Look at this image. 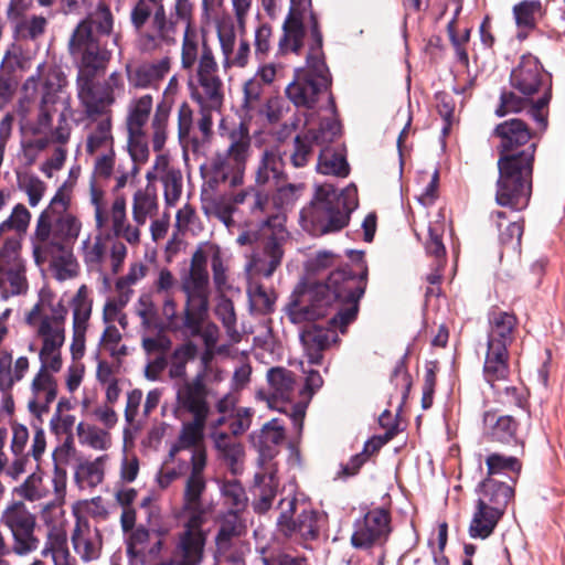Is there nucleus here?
Returning a JSON list of instances; mask_svg holds the SVG:
<instances>
[{"label": "nucleus", "mask_w": 565, "mask_h": 565, "mask_svg": "<svg viewBox=\"0 0 565 565\" xmlns=\"http://www.w3.org/2000/svg\"><path fill=\"white\" fill-rule=\"evenodd\" d=\"M0 523L12 535V553L19 557L28 556L40 546L35 535L36 518L22 501L9 502L0 514Z\"/></svg>", "instance_id": "obj_13"}, {"label": "nucleus", "mask_w": 565, "mask_h": 565, "mask_svg": "<svg viewBox=\"0 0 565 565\" xmlns=\"http://www.w3.org/2000/svg\"><path fill=\"white\" fill-rule=\"evenodd\" d=\"M68 52L77 66L76 78L96 77L106 70L111 58V52L102 45L97 36L90 35L84 25L73 31Z\"/></svg>", "instance_id": "obj_12"}, {"label": "nucleus", "mask_w": 565, "mask_h": 565, "mask_svg": "<svg viewBox=\"0 0 565 565\" xmlns=\"http://www.w3.org/2000/svg\"><path fill=\"white\" fill-rule=\"evenodd\" d=\"M317 170L326 175L347 177L349 174V164L343 154L333 152L328 147H324L320 151Z\"/></svg>", "instance_id": "obj_58"}, {"label": "nucleus", "mask_w": 565, "mask_h": 565, "mask_svg": "<svg viewBox=\"0 0 565 565\" xmlns=\"http://www.w3.org/2000/svg\"><path fill=\"white\" fill-rule=\"evenodd\" d=\"M509 352L507 349L487 347L483 364L484 377L489 383L503 381L509 374Z\"/></svg>", "instance_id": "obj_53"}, {"label": "nucleus", "mask_w": 565, "mask_h": 565, "mask_svg": "<svg viewBox=\"0 0 565 565\" xmlns=\"http://www.w3.org/2000/svg\"><path fill=\"white\" fill-rule=\"evenodd\" d=\"M41 556L51 557L54 565H76L67 548L65 532L56 526L49 530Z\"/></svg>", "instance_id": "obj_46"}, {"label": "nucleus", "mask_w": 565, "mask_h": 565, "mask_svg": "<svg viewBox=\"0 0 565 565\" xmlns=\"http://www.w3.org/2000/svg\"><path fill=\"white\" fill-rule=\"evenodd\" d=\"M310 0H291L289 13L282 24V36L279 40V51L282 54L288 52L299 53L303 45L305 26L303 22L307 15L310 17L311 26L316 22V17L308 11L310 8ZM319 30V28L317 26Z\"/></svg>", "instance_id": "obj_22"}, {"label": "nucleus", "mask_w": 565, "mask_h": 565, "mask_svg": "<svg viewBox=\"0 0 565 565\" xmlns=\"http://www.w3.org/2000/svg\"><path fill=\"white\" fill-rule=\"evenodd\" d=\"M179 35L177 21L170 19L166 10L153 12L149 28L139 38L142 52L152 53L175 44Z\"/></svg>", "instance_id": "obj_26"}, {"label": "nucleus", "mask_w": 565, "mask_h": 565, "mask_svg": "<svg viewBox=\"0 0 565 565\" xmlns=\"http://www.w3.org/2000/svg\"><path fill=\"white\" fill-rule=\"evenodd\" d=\"M390 514L384 509L369 511L363 520L356 522L351 543L356 548H370L383 544L391 533Z\"/></svg>", "instance_id": "obj_23"}, {"label": "nucleus", "mask_w": 565, "mask_h": 565, "mask_svg": "<svg viewBox=\"0 0 565 565\" xmlns=\"http://www.w3.org/2000/svg\"><path fill=\"white\" fill-rule=\"evenodd\" d=\"M340 135V124L334 119H327L320 124L318 130L309 129L297 135L294 139V151L290 161L295 168L308 164L312 156V146H327Z\"/></svg>", "instance_id": "obj_21"}, {"label": "nucleus", "mask_w": 565, "mask_h": 565, "mask_svg": "<svg viewBox=\"0 0 565 565\" xmlns=\"http://www.w3.org/2000/svg\"><path fill=\"white\" fill-rule=\"evenodd\" d=\"M107 221L115 237L125 241L130 246H139L141 243V230L136 223L128 220L127 202L124 195H117L110 206Z\"/></svg>", "instance_id": "obj_33"}, {"label": "nucleus", "mask_w": 565, "mask_h": 565, "mask_svg": "<svg viewBox=\"0 0 565 565\" xmlns=\"http://www.w3.org/2000/svg\"><path fill=\"white\" fill-rule=\"evenodd\" d=\"M279 530L289 537L309 542L319 537L322 516L311 509H303L297 520H292L297 510V498L287 497L279 501Z\"/></svg>", "instance_id": "obj_17"}, {"label": "nucleus", "mask_w": 565, "mask_h": 565, "mask_svg": "<svg viewBox=\"0 0 565 565\" xmlns=\"http://www.w3.org/2000/svg\"><path fill=\"white\" fill-rule=\"evenodd\" d=\"M66 85V77L57 68H51L44 82V92L41 102L39 125L47 127L52 121L53 106L60 100L64 102L61 94Z\"/></svg>", "instance_id": "obj_37"}, {"label": "nucleus", "mask_w": 565, "mask_h": 565, "mask_svg": "<svg viewBox=\"0 0 565 565\" xmlns=\"http://www.w3.org/2000/svg\"><path fill=\"white\" fill-rule=\"evenodd\" d=\"M95 78H76L77 96L88 117L96 115L103 117L110 114L109 107L115 103L116 97L111 96L100 83H96Z\"/></svg>", "instance_id": "obj_30"}, {"label": "nucleus", "mask_w": 565, "mask_h": 565, "mask_svg": "<svg viewBox=\"0 0 565 565\" xmlns=\"http://www.w3.org/2000/svg\"><path fill=\"white\" fill-rule=\"evenodd\" d=\"M494 135L501 140L495 201L501 206L522 210L527 205L532 192L531 178L536 146L532 143L515 154L508 152L526 145L533 137L532 131L524 121L512 118L499 124L494 128Z\"/></svg>", "instance_id": "obj_3"}, {"label": "nucleus", "mask_w": 565, "mask_h": 565, "mask_svg": "<svg viewBox=\"0 0 565 565\" xmlns=\"http://www.w3.org/2000/svg\"><path fill=\"white\" fill-rule=\"evenodd\" d=\"M230 145L224 152L231 157L236 164H242L246 169L248 159L252 156V139L248 128L241 124L228 134Z\"/></svg>", "instance_id": "obj_50"}, {"label": "nucleus", "mask_w": 565, "mask_h": 565, "mask_svg": "<svg viewBox=\"0 0 565 565\" xmlns=\"http://www.w3.org/2000/svg\"><path fill=\"white\" fill-rule=\"evenodd\" d=\"M74 552L84 563L97 559L103 548V537L99 530L89 521L76 514V522L71 533Z\"/></svg>", "instance_id": "obj_29"}, {"label": "nucleus", "mask_w": 565, "mask_h": 565, "mask_svg": "<svg viewBox=\"0 0 565 565\" xmlns=\"http://www.w3.org/2000/svg\"><path fill=\"white\" fill-rule=\"evenodd\" d=\"M268 392L258 391L257 399L265 402L271 409L285 413L297 433L302 429V423L306 413V405L302 403H292L297 381L295 374L285 367H271L267 372Z\"/></svg>", "instance_id": "obj_10"}, {"label": "nucleus", "mask_w": 565, "mask_h": 565, "mask_svg": "<svg viewBox=\"0 0 565 565\" xmlns=\"http://www.w3.org/2000/svg\"><path fill=\"white\" fill-rule=\"evenodd\" d=\"M212 180L215 183L228 182L231 188L243 184L245 168L236 164L225 153H217L211 161Z\"/></svg>", "instance_id": "obj_47"}, {"label": "nucleus", "mask_w": 565, "mask_h": 565, "mask_svg": "<svg viewBox=\"0 0 565 565\" xmlns=\"http://www.w3.org/2000/svg\"><path fill=\"white\" fill-rule=\"evenodd\" d=\"M76 435L82 446L96 451H107L113 446V438L109 431L88 423H78L76 425Z\"/></svg>", "instance_id": "obj_51"}, {"label": "nucleus", "mask_w": 565, "mask_h": 565, "mask_svg": "<svg viewBox=\"0 0 565 565\" xmlns=\"http://www.w3.org/2000/svg\"><path fill=\"white\" fill-rule=\"evenodd\" d=\"M513 494L514 491L512 487L492 478H487L479 486V498L477 501L483 502L488 507L495 508L503 514Z\"/></svg>", "instance_id": "obj_44"}, {"label": "nucleus", "mask_w": 565, "mask_h": 565, "mask_svg": "<svg viewBox=\"0 0 565 565\" xmlns=\"http://www.w3.org/2000/svg\"><path fill=\"white\" fill-rule=\"evenodd\" d=\"M85 26L90 35L102 36L111 35L114 29V15L107 4L99 3L96 10L82 20L76 28Z\"/></svg>", "instance_id": "obj_52"}, {"label": "nucleus", "mask_w": 565, "mask_h": 565, "mask_svg": "<svg viewBox=\"0 0 565 565\" xmlns=\"http://www.w3.org/2000/svg\"><path fill=\"white\" fill-rule=\"evenodd\" d=\"M127 151L132 164L140 167L149 160L150 150L146 131H127Z\"/></svg>", "instance_id": "obj_61"}, {"label": "nucleus", "mask_w": 565, "mask_h": 565, "mask_svg": "<svg viewBox=\"0 0 565 565\" xmlns=\"http://www.w3.org/2000/svg\"><path fill=\"white\" fill-rule=\"evenodd\" d=\"M18 188L25 193L31 207L38 206L46 193V183L38 175L29 172L17 174Z\"/></svg>", "instance_id": "obj_57"}, {"label": "nucleus", "mask_w": 565, "mask_h": 565, "mask_svg": "<svg viewBox=\"0 0 565 565\" xmlns=\"http://www.w3.org/2000/svg\"><path fill=\"white\" fill-rule=\"evenodd\" d=\"M31 366L26 355L13 358V351L9 348L0 350V391L9 393L13 386L21 382Z\"/></svg>", "instance_id": "obj_34"}, {"label": "nucleus", "mask_w": 565, "mask_h": 565, "mask_svg": "<svg viewBox=\"0 0 565 565\" xmlns=\"http://www.w3.org/2000/svg\"><path fill=\"white\" fill-rule=\"evenodd\" d=\"M312 39L315 45L307 56L306 66L296 71L294 81L286 87L288 98L297 107L308 109L315 107L319 95L330 85L329 70L321 52L322 35L316 22L312 25Z\"/></svg>", "instance_id": "obj_7"}, {"label": "nucleus", "mask_w": 565, "mask_h": 565, "mask_svg": "<svg viewBox=\"0 0 565 565\" xmlns=\"http://www.w3.org/2000/svg\"><path fill=\"white\" fill-rule=\"evenodd\" d=\"M170 58L137 65L127 64L126 74L130 87L136 89H157L170 71Z\"/></svg>", "instance_id": "obj_32"}, {"label": "nucleus", "mask_w": 565, "mask_h": 565, "mask_svg": "<svg viewBox=\"0 0 565 565\" xmlns=\"http://www.w3.org/2000/svg\"><path fill=\"white\" fill-rule=\"evenodd\" d=\"M285 179L284 160L278 149L264 150L259 160L255 182L257 185L278 184Z\"/></svg>", "instance_id": "obj_43"}, {"label": "nucleus", "mask_w": 565, "mask_h": 565, "mask_svg": "<svg viewBox=\"0 0 565 565\" xmlns=\"http://www.w3.org/2000/svg\"><path fill=\"white\" fill-rule=\"evenodd\" d=\"M546 74L542 65L534 56H523L518 66L511 73V85L521 95L533 97L543 90L550 95V87L546 86Z\"/></svg>", "instance_id": "obj_27"}, {"label": "nucleus", "mask_w": 565, "mask_h": 565, "mask_svg": "<svg viewBox=\"0 0 565 565\" xmlns=\"http://www.w3.org/2000/svg\"><path fill=\"white\" fill-rule=\"evenodd\" d=\"M211 262L213 281L218 290L227 285L228 267L220 246L205 242L192 254L189 270L181 278V290L189 296V301L209 306L210 276L207 263Z\"/></svg>", "instance_id": "obj_5"}, {"label": "nucleus", "mask_w": 565, "mask_h": 565, "mask_svg": "<svg viewBox=\"0 0 565 565\" xmlns=\"http://www.w3.org/2000/svg\"><path fill=\"white\" fill-rule=\"evenodd\" d=\"M21 247L19 238L10 237L0 248V296L4 299L24 295L29 288Z\"/></svg>", "instance_id": "obj_15"}, {"label": "nucleus", "mask_w": 565, "mask_h": 565, "mask_svg": "<svg viewBox=\"0 0 565 565\" xmlns=\"http://www.w3.org/2000/svg\"><path fill=\"white\" fill-rule=\"evenodd\" d=\"M202 493H183L184 521L175 536L170 565H200L203 561L207 533L202 529L205 513Z\"/></svg>", "instance_id": "obj_6"}, {"label": "nucleus", "mask_w": 565, "mask_h": 565, "mask_svg": "<svg viewBox=\"0 0 565 565\" xmlns=\"http://www.w3.org/2000/svg\"><path fill=\"white\" fill-rule=\"evenodd\" d=\"M158 211L159 201L154 188L148 184L135 191L131 198V218L138 230H141L148 220L156 217Z\"/></svg>", "instance_id": "obj_40"}, {"label": "nucleus", "mask_w": 565, "mask_h": 565, "mask_svg": "<svg viewBox=\"0 0 565 565\" xmlns=\"http://www.w3.org/2000/svg\"><path fill=\"white\" fill-rule=\"evenodd\" d=\"M514 315L504 311H493L489 317L487 347L507 349L514 339L516 327Z\"/></svg>", "instance_id": "obj_38"}, {"label": "nucleus", "mask_w": 565, "mask_h": 565, "mask_svg": "<svg viewBox=\"0 0 565 565\" xmlns=\"http://www.w3.org/2000/svg\"><path fill=\"white\" fill-rule=\"evenodd\" d=\"M67 308L55 301L50 289H41L38 302L25 315V322L40 342L39 360L63 362L62 348L66 338Z\"/></svg>", "instance_id": "obj_4"}, {"label": "nucleus", "mask_w": 565, "mask_h": 565, "mask_svg": "<svg viewBox=\"0 0 565 565\" xmlns=\"http://www.w3.org/2000/svg\"><path fill=\"white\" fill-rule=\"evenodd\" d=\"M207 310L209 306L206 303L201 306V303L195 302V300L190 302L189 296L185 295V302L180 316L174 296H163L159 308V315L162 321L160 330L182 332L191 337H198L199 323L202 319H205Z\"/></svg>", "instance_id": "obj_16"}, {"label": "nucleus", "mask_w": 565, "mask_h": 565, "mask_svg": "<svg viewBox=\"0 0 565 565\" xmlns=\"http://www.w3.org/2000/svg\"><path fill=\"white\" fill-rule=\"evenodd\" d=\"M134 311L140 320L141 328L145 330L161 329L162 321L152 292L140 294L134 306Z\"/></svg>", "instance_id": "obj_55"}, {"label": "nucleus", "mask_w": 565, "mask_h": 565, "mask_svg": "<svg viewBox=\"0 0 565 565\" xmlns=\"http://www.w3.org/2000/svg\"><path fill=\"white\" fill-rule=\"evenodd\" d=\"M206 419L192 418L183 420L177 441L172 445L169 457L173 459L180 451L190 450L191 473L186 479L184 492H203L206 467V449L204 446V428Z\"/></svg>", "instance_id": "obj_11"}, {"label": "nucleus", "mask_w": 565, "mask_h": 565, "mask_svg": "<svg viewBox=\"0 0 565 565\" xmlns=\"http://www.w3.org/2000/svg\"><path fill=\"white\" fill-rule=\"evenodd\" d=\"M544 10L540 0H523L513 7V15L519 28L518 38L524 40L535 29Z\"/></svg>", "instance_id": "obj_49"}, {"label": "nucleus", "mask_w": 565, "mask_h": 565, "mask_svg": "<svg viewBox=\"0 0 565 565\" xmlns=\"http://www.w3.org/2000/svg\"><path fill=\"white\" fill-rule=\"evenodd\" d=\"M198 354V347L188 340L174 349L170 358L169 374L172 379L184 377L186 364L193 361Z\"/></svg>", "instance_id": "obj_59"}, {"label": "nucleus", "mask_w": 565, "mask_h": 565, "mask_svg": "<svg viewBox=\"0 0 565 565\" xmlns=\"http://www.w3.org/2000/svg\"><path fill=\"white\" fill-rule=\"evenodd\" d=\"M210 407L206 402V390L200 377L183 382L177 390L175 416L183 420L185 415L192 418L206 419Z\"/></svg>", "instance_id": "obj_24"}, {"label": "nucleus", "mask_w": 565, "mask_h": 565, "mask_svg": "<svg viewBox=\"0 0 565 565\" xmlns=\"http://www.w3.org/2000/svg\"><path fill=\"white\" fill-rule=\"evenodd\" d=\"M15 492L26 501H40L46 499L50 494V488L44 484L40 473L30 475Z\"/></svg>", "instance_id": "obj_64"}, {"label": "nucleus", "mask_w": 565, "mask_h": 565, "mask_svg": "<svg viewBox=\"0 0 565 565\" xmlns=\"http://www.w3.org/2000/svg\"><path fill=\"white\" fill-rule=\"evenodd\" d=\"M285 216L280 212L270 214L263 221L264 246L262 250L253 252L245 264L247 280L258 277L269 278L281 265L285 254L284 243L288 237L285 227Z\"/></svg>", "instance_id": "obj_9"}, {"label": "nucleus", "mask_w": 565, "mask_h": 565, "mask_svg": "<svg viewBox=\"0 0 565 565\" xmlns=\"http://www.w3.org/2000/svg\"><path fill=\"white\" fill-rule=\"evenodd\" d=\"M265 85L258 82V77H250L243 85L242 107L248 113H264V115L274 121L277 119L275 113L269 111L271 99L265 95Z\"/></svg>", "instance_id": "obj_41"}, {"label": "nucleus", "mask_w": 565, "mask_h": 565, "mask_svg": "<svg viewBox=\"0 0 565 565\" xmlns=\"http://www.w3.org/2000/svg\"><path fill=\"white\" fill-rule=\"evenodd\" d=\"M193 3L191 0H175L170 19L184 23V31L181 45V67L185 71H192L198 62V54L202 40L193 24Z\"/></svg>", "instance_id": "obj_20"}, {"label": "nucleus", "mask_w": 565, "mask_h": 565, "mask_svg": "<svg viewBox=\"0 0 565 565\" xmlns=\"http://www.w3.org/2000/svg\"><path fill=\"white\" fill-rule=\"evenodd\" d=\"M194 66H196L199 83L194 95L196 102L201 107L220 110L224 100L223 82L218 76V64L213 50L204 38Z\"/></svg>", "instance_id": "obj_14"}, {"label": "nucleus", "mask_w": 565, "mask_h": 565, "mask_svg": "<svg viewBox=\"0 0 565 565\" xmlns=\"http://www.w3.org/2000/svg\"><path fill=\"white\" fill-rule=\"evenodd\" d=\"M300 340L307 352L309 362L318 364L321 360V352L332 342L337 341V335L331 330L312 324L302 330Z\"/></svg>", "instance_id": "obj_42"}, {"label": "nucleus", "mask_w": 565, "mask_h": 565, "mask_svg": "<svg viewBox=\"0 0 565 565\" xmlns=\"http://www.w3.org/2000/svg\"><path fill=\"white\" fill-rule=\"evenodd\" d=\"M148 266L141 262L136 260L129 264L127 273L119 277L115 282V288L117 292H128L129 297H132L134 289L132 286L140 282L148 275Z\"/></svg>", "instance_id": "obj_63"}, {"label": "nucleus", "mask_w": 565, "mask_h": 565, "mask_svg": "<svg viewBox=\"0 0 565 565\" xmlns=\"http://www.w3.org/2000/svg\"><path fill=\"white\" fill-rule=\"evenodd\" d=\"M32 214L23 203H17L10 215L0 223V236L8 232L24 235L28 232Z\"/></svg>", "instance_id": "obj_60"}, {"label": "nucleus", "mask_w": 565, "mask_h": 565, "mask_svg": "<svg viewBox=\"0 0 565 565\" xmlns=\"http://www.w3.org/2000/svg\"><path fill=\"white\" fill-rule=\"evenodd\" d=\"M39 361L40 367L30 382L26 403L29 412L36 417L47 413L50 405L55 401L57 382L54 374L63 367V362Z\"/></svg>", "instance_id": "obj_18"}, {"label": "nucleus", "mask_w": 565, "mask_h": 565, "mask_svg": "<svg viewBox=\"0 0 565 565\" xmlns=\"http://www.w3.org/2000/svg\"><path fill=\"white\" fill-rule=\"evenodd\" d=\"M276 471L277 469L275 463L267 462L264 467V472L255 475L254 493L257 499L254 500L253 505L259 513H264L269 510L274 499L276 498L278 489Z\"/></svg>", "instance_id": "obj_39"}, {"label": "nucleus", "mask_w": 565, "mask_h": 565, "mask_svg": "<svg viewBox=\"0 0 565 565\" xmlns=\"http://www.w3.org/2000/svg\"><path fill=\"white\" fill-rule=\"evenodd\" d=\"M224 503L230 508L228 512L239 513L246 508L247 497L244 488L237 480H227L221 487Z\"/></svg>", "instance_id": "obj_62"}, {"label": "nucleus", "mask_w": 565, "mask_h": 565, "mask_svg": "<svg viewBox=\"0 0 565 565\" xmlns=\"http://www.w3.org/2000/svg\"><path fill=\"white\" fill-rule=\"evenodd\" d=\"M152 109L153 98L150 94L132 98L127 106L126 130L146 131L145 127L150 119Z\"/></svg>", "instance_id": "obj_48"}, {"label": "nucleus", "mask_w": 565, "mask_h": 565, "mask_svg": "<svg viewBox=\"0 0 565 565\" xmlns=\"http://www.w3.org/2000/svg\"><path fill=\"white\" fill-rule=\"evenodd\" d=\"M110 461L108 454H103L94 459L84 458L78 461L74 471V480L79 489H94L105 480Z\"/></svg>", "instance_id": "obj_36"}, {"label": "nucleus", "mask_w": 565, "mask_h": 565, "mask_svg": "<svg viewBox=\"0 0 565 565\" xmlns=\"http://www.w3.org/2000/svg\"><path fill=\"white\" fill-rule=\"evenodd\" d=\"M115 149V138L113 135L111 114L92 121L88 126L85 151L88 156L97 153H109Z\"/></svg>", "instance_id": "obj_35"}, {"label": "nucleus", "mask_w": 565, "mask_h": 565, "mask_svg": "<svg viewBox=\"0 0 565 565\" xmlns=\"http://www.w3.org/2000/svg\"><path fill=\"white\" fill-rule=\"evenodd\" d=\"M245 532L246 526L241 520L238 513H226L221 521V526L215 539L216 550L226 551L230 544L241 541V536Z\"/></svg>", "instance_id": "obj_54"}, {"label": "nucleus", "mask_w": 565, "mask_h": 565, "mask_svg": "<svg viewBox=\"0 0 565 565\" xmlns=\"http://www.w3.org/2000/svg\"><path fill=\"white\" fill-rule=\"evenodd\" d=\"M483 422L490 427L491 438L499 443H510L515 437L516 424L511 416H499L487 413Z\"/></svg>", "instance_id": "obj_56"}, {"label": "nucleus", "mask_w": 565, "mask_h": 565, "mask_svg": "<svg viewBox=\"0 0 565 565\" xmlns=\"http://www.w3.org/2000/svg\"><path fill=\"white\" fill-rule=\"evenodd\" d=\"M72 311V343L70 347L73 360L83 358L86 348V333L93 312V299L86 285H81L70 301Z\"/></svg>", "instance_id": "obj_19"}, {"label": "nucleus", "mask_w": 565, "mask_h": 565, "mask_svg": "<svg viewBox=\"0 0 565 565\" xmlns=\"http://www.w3.org/2000/svg\"><path fill=\"white\" fill-rule=\"evenodd\" d=\"M502 515L498 509L477 501L469 525L470 536L473 539H487L492 534Z\"/></svg>", "instance_id": "obj_45"}, {"label": "nucleus", "mask_w": 565, "mask_h": 565, "mask_svg": "<svg viewBox=\"0 0 565 565\" xmlns=\"http://www.w3.org/2000/svg\"><path fill=\"white\" fill-rule=\"evenodd\" d=\"M217 40L222 53V66L224 71L231 68H245L249 64L250 45L246 39H241L236 46V34L233 23H220Z\"/></svg>", "instance_id": "obj_28"}, {"label": "nucleus", "mask_w": 565, "mask_h": 565, "mask_svg": "<svg viewBox=\"0 0 565 565\" xmlns=\"http://www.w3.org/2000/svg\"><path fill=\"white\" fill-rule=\"evenodd\" d=\"M364 288L361 276L345 268L334 270L326 282L299 287L288 305V316L294 323H302L323 318L334 308L337 313L330 323L343 333L356 318Z\"/></svg>", "instance_id": "obj_2"}, {"label": "nucleus", "mask_w": 565, "mask_h": 565, "mask_svg": "<svg viewBox=\"0 0 565 565\" xmlns=\"http://www.w3.org/2000/svg\"><path fill=\"white\" fill-rule=\"evenodd\" d=\"M355 192L354 186H349L338 195L332 184H321L316 190L312 205L303 210L301 216L320 233L339 231L347 225L349 213L355 206V202H347V198L353 196Z\"/></svg>", "instance_id": "obj_8"}, {"label": "nucleus", "mask_w": 565, "mask_h": 565, "mask_svg": "<svg viewBox=\"0 0 565 565\" xmlns=\"http://www.w3.org/2000/svg\"><path fill=\"white\" fill-rule=\"evenodd\" d=\"M548 103L550 94L547 92L542 94L536 102L531 96H519L514 92H503L500 97V105L495 109V115L503 117L508 114L520 113L526 109L541 130H544L547 127Z\"/></svg>", "instance_id": "obj_25"}, {"label": "nucleus", "mask_w": 565, "mask_h": 565, "mask_svg": "<svg viewBox=\"0 0 565 565\" xmlns=\"http://www.w3.org/2000/svg\"><path fill=\"white\" fill-rule=\"evenodd\" d=\"M74 182L65 181L49 205L38 215L30 236L32 256L38 266L50 264L58 281L78 275L79 265L73 255V245L82 231L81 218L71 211Z\"/></svg>", "instance_id": "obj_1"}, {"label": "nucleus", "mask_w": 565, "mask_h": 565, "mask_svg": "<svg viewBox=\"0 0 565 565\" xmlns=\"http://www.w3.org/2000/svg\"><path fill=\"white\" fill-rule=\"evenodd\" d=\"M179 89V79L174 75L163 92V100L156 108L150 122L151 143L153 151H161L168 139L169 118L173 98Z\"/></svg>", "instance_id": "obj_31"}]
</instances>
